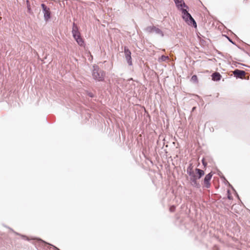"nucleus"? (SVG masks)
<instances>
[{"mask_svg": "<svg viewBox=\"0 0 250 250\" xmlns=\"http://www.w3.org/2000/svg\"><path fill=\"white\" fill-rule=\"evenodd\" d=\"M16 234L20 235L21 237V238L24 240H26L27 241H29L30 240V239H29V237H28L26 235H22V234H19L18 233H16ZM31 239L37 240V243H38V245H39V246H40L44 249L51 250V249H53L55 250H60L59 249H58L55 246H54L52 244H50L48 243H47L41 239L36 238H31Z\"/></svg>", "mask_w": 250, "mask_h": 250, "instance_id": "nucleus-1", "label": "nucleus"}, {"mask_svg": "<svg viewBox=\"0 0 250 250\" xmlns=\"http://www.w3.org/2000/svg\"><path fill=\"white\" fill-rule=\"evenodd\" d=\"M16 234L20 235L21 237V238L24 240H26L27 241H29L30 240V239H29V237H28L26 235H22V234H19L18 233H16ZM31 239L37 240V243H38V245H39V246H40L44 249L51 250V249H53L55 250H60L59 249H58L55 246H54L52 244H50L48 243H47L41 239L36 238H31Z\"/></svg>", "mask_w": 250, "mask_h": 250, "instance_id": "nucleus-2", "label": "nucleus"}, {"mask_svg": "<svg viewBox=\"0 0 250 250\" xmlns=\"http://www.w3.org/2000/svg\"><path fill=\"white\" fill-rule=\"evenodd\" d=\"M92 76L95 81L103 82L104 81L105 73L103 70L100 69L97 65L95 64L93 66Z\"/></svg>", "mask_w": 250, "mask_h": 250, "instance_id": "nucleus-3", "label": "nucleus"}, {"mask_svg": "<svg viewBox=\"0 0 250 250\" xmlns=\"http://www.w3.org/2000/svg\"><path fill=\"white\" fill-rule=\"evenodd\" d=\"M182 13V18L185 21L188 25H192L194 27H197V24L195 21L192 18L191 15L188 12L187 9L181 8L180 9Z\"/></svg>", "mask_w": 250, "mask_h": 250, "instance_id": "nucleus-4", "label": "nucleus"}, {"mask_svg": "<svg viewBox=\"0 0 250 250\" xmlns=\"http://www.w3.org/2000/svg\"><path fill=\"white\" fill-rule=\"evenodd\" d=\"M144 31L148 34L154 33L155 34L160 36L161 37H163L164 36V34L162 30L158 27L154 25L146 27L145 28Z\"/></svg>", "mask_w": 250, "mask_h": 250, "instance_id": "nucleus-5", "label": "nucleus"}, {"mask_svg": "<svg viewBox=\"0 0 250 250\" xmlns=\"http://www.w3.org/2000/svg\"><path fill=\"white\" fill-rule=\"evenodd\" d=\"M41 6L42 8L44 20L47 21L51 17L50 9L44 3H42Z\"/></svg>", "mask_w": 250, "mask_h": 250, "instance_id": "nucleus-6", "label": "nucleus"}, {"mask_svg": "<svg viewBox=\"0 0 250 250\" xmlns=\"http://www.w3.org/2000/svg\"><path fill=\"white\" fill-rule=\"evenodd\" d=\"M124 53L127 63L129 65L131 66L132 65L131 60L132 59L131 57V53L130 51L126 46H125L124 47Z\"/></svg>", "mask_w": 250, "mask_h": 250, "instance_id": "nucleus-7", "label": "nucleus"}, {"mask_svg": "<svg viewBox=\"0 0 250 250\" xmlns=\"http://www.w3.org/2000/svg\"><path fill=\"white\" fill-rule=\"evenodd\" d=\"M212 176V174L211 172L209 173L207 175H206V176L204 178V183L205 185L206 188H209L210 187V181L211 179V177Z\"/></svg>", "mask_w": 250, "mask_h": 250, "instance_id": "nucleus-8", "label": "nucleus"}, {"mask_svg": "<svg viewBox=\"0 0 250 250\" xmlns=\"http://www.w3.org/2000/svg\"><path fill=\"white\" fill-rule=\"evenodd\" d=\"M177 7L180 10L183 7L188 9V7L185 4L183 0H174Z\"/></svg>", "mask_w": 250, "mask_h": 250, "instance_id": "nucleus-9", "label": "nucleus"}, {"mask_svg": "<svg viewBox=\"0 0 250 250\" xmlns=\"http://www.w3.org/2000/svg\"><path fill=\"white\" fill-rule=\"evenodd\" d=\"M233 74L237 78H240L245 75L246 72L244 70L235 69L233 71Z\"/></svg>", "mask_w": 250, "mask_h": 250, "instance_id": "nucleus-10", "label": "nucleus"}, {"mask_svg": "<svg viewBox=\"0 0 250 250\" xmlns=\"http://www.w3.org/2000/svg\"><path fill=\"white\" fill-rule=\"evenodd\" d=\"M212 80L214 81H218L221 80L222 77L220 74L218 72L213 73L212 75Z\"/></svg>", "mask_w": 250, "mask_h": 250, "instance_id": "nucleus-11", "label": "nucleus"}, {"mask_svg": "<svg viewBox=\"0 0 250 250\" xmlns=\"http://www.w3.org/2000/svg\"><path fill=\"white\" fill-rule=\"evenodd\" d=\"M197 178L191 179H190V182L192 186L196 188H199L200 187V185L197 182Z\"/></svg>", "mask_w": 250, "mask_h": 250, "instance_id": "nucleus-12", "label": "nucleus"}, {"mask_svg": "<svg viewBox=\"0 0 250 250\" xmlns=\"http://www.w3.org/2000/svg\"><path fill=\"white\" fill-rule=\"evenodd\" d=\"M195 171L197 174V178L198 179H200L205 174L204 171L200 169L196 168Z\"/></svg>", "mask_w": 250, "mask_h": 250, "instance_id": "nucleus-13", "label": "nucleus"}, {"mask_svg": "<svg viewBox=\"0 0 250 250\" xmlns=\"http://www.w3.org/2000/svg\"><path fill=\"white\" fill-rule=\"evenodd\" d=\"M78 44L81 46H83L84 43L83 39L81 38V36H78V38H74Z\"/></svg>", "mask_w": 250, "mask_h": 250, "instance_id": "nucleus-14", "label": "nucleus"}, {"mask_svg": "<svg viewBox=\"0 0 250 250\" xmlns=\"http://www.w3.org/2000/svg\"><path fill=\"white\" fill-rule=\"evenodd\" d=\"M187 173L189 176V179H190L197 178V176L196 175V174L194 173V171H190V172H187Z\"/></svg>", "mask_w": 250, "mask_h": 250, "instance_id": "nucleus-15", "label": "nucleus"}, {"mask_svg": "<svg viewBox=\"0 0 250 250\" xmlns=\"http://www.w3.org/2000/svg\"><path fill=\"white\" fill-rule=\"evenodd\" d=\"M72 33L74 38H78V36H81L80 33L79 32V31H75V30L72 31Z\"/></svg>", "mask_w": 250, "mask_h": 250, "instance_id": "nucleus-16", "label": "nucleus"}, {"mask_svg": "<svg viewBox=\"0 0 250 250\" xmlns=\"http://www.w3.org/2000/svg\"><path fill=\"white\" fill-rule=\"evenodd\" d=\"M193 166L192 165V164L190 163L189 164V166L187 167V172H190V171H193Z\"/></svg>", "mask_w": 250, "mask_h": 250, "instance_id": "nucleus-17", "label": "nucleus"}, {"mask_svg": "<svg viewBox=\"0 0 250 250\" xmlns=\"http://www.w3.org/2000/svg\"><path fill=\"white\" fill-rule=\"evenodd\" d=\"M26 2H27V10H28V12L30 13V14H32V11H31V8H30V5L29 4V1L28 0H26Z\"/></svg>", "mask_w": 250, "mask_h": 250, "instance_id": "nucleus-18", "label": "nucleus"}, {"mask_svg": "<svg viewBox=\"0 0 250 250\" xmlns=\"http://www.w3.org/2000/svg\"><path fill=\"white\" fill-rule=\"evenodd\" d=\"M74 30H75V31H79L78 30V26L76 25V24L75 23H73V28H72V31H74Z\"/></svg>", "mask_w": 250, "mask_h": 250, "instance_id": "nucleus-19", "label": "nucleus"}, {"mask_svg": "<svg viewBox=\"0 0 250 250\" xmlns=\"http://www.w3.org/2000/svg\"><path fill=\"white\" fill-rule=\"evenodd\" d=\"M228 198L229 200H231L232 199V196L230 195V191L229 190H228Z\"/></svg>", "mask_w": 250, "mask_h": 250, "instance_id": "nucleus-20", "label": "nucleus"}, {"mask_svg": "<svg viewBox=\"0 0 250 250\" xmlns=\"http://www.w3.org/2000/svg\"><path fill=\"white\" fill-rule=\"evenodd\" d=\"M191 80H192V81H197V76H196V75H193V76H192V77H191Z\"/></svg>", "mask_w": 250, "mask_h": 250, "instance_id": "nucleus-21", "label": "nucleus"}, {"mask_svg": "<svg viewBox=\"0 0 250 250\" xmlns=\"http://www.w3.org/2000/svg\"><path fill=\"white\" fill-rule=\"evenodd\" d=\"M175 206H171L170 208H169V210L171 212H173L174 210H175Z\"/></svg>", "mask_w": 250, "mask_h": 250, "instance_id": "nucleus-22", "label": "nucleus"}, {"mask_svg": "<svg viewBox=\"0 0 250 250\" xmlns=\"http://www.w3.org/2000/svg\"><path fill=\"white\" fill-rule=\"evenodd\" d=\"M167 58H168V57H166L164 55L162 56V60L164 61H165Z\"/></svg>", "mask_w": 250, "mask_h": 250, "instance_id": "nucleus-23", "label": "nucleus"}, {"mask_svg": "<svg viewBox=\"0 0 250 250\" xmlns=\"http://www.w3.org/2000/svg\"><path fill=\"white\" fill-rule=\"evenodd\" d=\"M202 164H203V165L205 167H206V166H207V163H206V162H205V161H204V158L202 159Z\"/></svg>", "mask_w": 250, "mask_h": 250, "instance_id": "nucleus-24", "label": "nucleus"}, {"mask_svg": "<svg viewBox=\"0 0 250 250\" xmlns=\"http://www.w3.org/2000/svg\"><path fill=\"white\" fill-rule=\"evenodd\" d=\"M88 95L90 97H94V94L92 93H88Z\"/></svg>", "mask_w": 250, "mask_h": 250, "instance_id": "nucleus-25", "label": "nucleus"}, {"mask_svg": "<svg viewBox=\"0 0 250 250\" xmlns=\"http://www.w3.org/2000/svg\"><path fill=\"white\" fill-rule=\"evenodd\" d=\"M227 37V38L228 39L229 41L230 42H231V43H232V44H235V43H234V42L232 41V40H231V39H230L229 38V37Z\"/></svg>", "mask_w": 250, "mask_h": 250, "instance_id": "nucleus-26", "label": "nucleus"}, {"mask_svg": "<svg viewBox=\"0 0 250 250\" xmlns=\"http://www.w3.org/2000/svg\"><path fill=\"white\" fill-rule=\"evenodd\" d=\"M196 108V107H193L192 109V111H193Z\"/></svg>", "mask_w": 250, "mask_h": 250, "instance_id": "nucleus-27", "label": "nucleus"}, {"mask_svg": "<svg viewBox=\"0 0 250 250\" xmlns=\"http://www.w3.org/2000/svg\"><path fill=\"white\" fill-rule=\"evenodd\" d=\"M236 195H237V197H238V194H237V193H236Z\"/></svg>", "mask_w": 250, "mask_h": 250, "instance_id": "nucleus-28", "label": "nucleus"}]
</instances>
